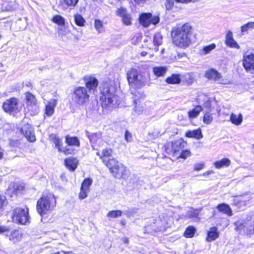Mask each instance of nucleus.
Here are the masks:
<instances>
[{
  "instance_id": "f257e3e1",
  "label": "nucleus",
  "mask_w": 254,
  "mask_h": 254,
  "mask_svg": "<svg viewBox=\"0 0 254 254\" xmlns=\"http://www.w3.org/2000/svg\"><path fill=\"white\" fill-rule=\"evenodd\" d=\"M192 27L189 23L174 27L171 31L173 43L180 48H187L191 42Z\"/></svg>"
},
{
  "instance_id": "f03ea898",
  "label": "nucleus",
  "mask_w": 254,
  "mask_h": 254,
  "mask_svg": "<svg viewBox=\"0 0 254 254\" xmlns=\"http://www.w3.org/2000/svg\"><path fill=\"white\" fill-rule=\"evenodd\" d=\"M113 150L111 148H106L102 150L101 154L97 153L100 157L104 164L109 169L111 173L116 177H122L126 171V168L121 163L116 161L112 156Z\"/></svg>"
},
{
  "instance_id": "7ed1b4c3",
  "label": "nucleus",
  "mask_w": 254,
  "mask_h": 254,
  "mask_svg": "<svg viewBox=\"0 0 254 254\" xmlns=\"http://www.w3.org/2000/svg\"><path fill=\"white\" fill-rule=\"evenodd\" d=\"M100 101L103 108L110 110L119 105L115 88L108 82H104L100 86Z\"/></svg>"
},
{
  "instance_id": "20e7f679",
  "label": "nucleus",
  "mask_w": 254,
  "mask_h": 254,
  "mask_svg": "<svg viewBox=\"0 0 254 254\" xmlns=\"http://www.w3.org/2000/svg\"><path fill=\"white\" fill-rule=\"evenodd\" d=\"M56 199L51 193L43 195L37 202L36 209L41 217L50 213L56 205Z\"/></svg>"
},
{
  "instance_id": "39448f33",
  "label": "nucleus",
  "mask_w": 254,
  "mask_h": 254,
  "mask_svg": "<svg viewBox=\"0 0 254 254\" xmlns=\"http://www.w3.org/2000/svg\"><path fill=\"white\" fill-rule=\"evenodd\" d=\"M127 79L129 84L136 88H140L145 85L146 78L135 68H131L127 71Z\"/></svg>"
},
{
  "instance_id": "423d86ee",
  "label": "nucleus",
  "mask_w": 254,
  "mask_h": 254,
  "mask_svg": "<svg viewBox=\"0 0 254 254\" xmlns=\"http://www.w3.org/2000/svg\"><path fill=\"white\" fill-rule=\"evenodd\" d=\"M89 99V95L86 88L79 86L74 89L71 95V99L76 104L79 106L83 105L88 102Z\"/></svg>"
},
{
  "instance_id": "0eeeda50",
  "label": "nucleus",
  "mask_w": 254,
  "mask_h": 254,
  "mask_svg": "<svg viewBox=\"0 0 254 254\" xmlns=\"http://www.w3.org/2000/svg\"><path fill=\"white\" fill-rule=\"evenodd\" d=\"M28 209L16 208L13 212L12 219L13 221L21 224H25L29 221Z\"/></svg>"
},
{
  "instance_id": "6e6552de",
  "label": "nucleus",
  "mask_w": 254,
  "mask_h": 254,
  "mask_svg": "<svg viewBox=\"0 0 254 254\" xmlns=\"http://www.w3.org/2000/svg\"><path fill=\"white\" fill-rule=\"evenodd\" d=\"M243 65L245 70L251 73H254V54H245L243 56Z\"/></svg>"
},
{
  "instance_id": "1a4fd4ad",
  "label": "nucleus",
  "mask_w": 254,
  "mask_h": 254,
  "mask_svg": "<svg viewBox=\"0 0 254 254\" xmlns=\"http://www.w3.org/2000/svg\"><path fill=\"white\" fill-rule=\"evenodd\" d=\"M18 99L11 98L4 102L2 105L3 110L7 113H11L18 111Z\"/></svg>"
},
{
  "instance_id": "9d476101",
  "label": "nucleus",
  "mask_w": 254,
  "mask_h": 254,
  "mask_svg": "<svg viewBox=\"0 0 254 254\" xmlns=\"http://www.w3.org/2000/svg\"><path fill=\"white\" fill-rule=\"evenodd\" d=\"M205 76L209 79L214 80L218 83L225 84L226 81L222 79V77L216 70L211 68L205 72Z\"/></svg>"
},
{
  "instance_id": "9b49d317",
  "label": "nucleus",
  "mask_w": 254,
  "mask_h": 254,
  "mask_svg": "<svg viewBox=\"0 0 254 254\" xmlns=\"http://www.w3.org/2000/svg\"><path fill=\"white\" fill-rule=\"evenodd\" d=\"M117 15L122 17V20L126 25H130L131 24L132 18L130 14L127 12L126 8L120 7L116 10Z\"/></svg>"
},
{
  "instance_id": "f8f14e48",
  "label": "nucleus",
  "mask_w": 254,
  "mask_h": 254,
  "mask_svg": "<svg viewBox=\"0 0 254 254\" xmlns=\"http://www.w3.org/2000/svg\"><path fill=\"white\" fill-rule=\"evenodd\" d=\"M21 132L29 141L34 142L36 140V137L34 135L33 128L31 125L29 124L25 125L21 129Z\"/></svg>"
},
{
  "instance_id": "ddd939ff",
  "label": "nucleus",
  "mask_w": 254,
  "mask_h": 254,
  "mask_svg": "<svg viewBox=\"0 0 254 254\" xmlns=\"http://www.w3.org/2000/svg\"><path fill=\"white\" fill-rule=\"evenodd\" d=\"M236 226L237 230L240 231V233L243 231L247 235L253 234L254 233V227L252 225L244 224L242 222L238 221L236 223Z\"/></svg>"
},
{
  "instance_id": "4468645a",
  "label": "nucleus",
  "mask_w": 254,
  "mask_h": 254,
  "mask_svg": "<svg viewBox=\"0 0 254 254\" xmlns=\"http://www.w3.org/2000/svg\"><path fill=\"white\" fill-rule=\"evenodd\" d=\"M225 44L226 45L231 48H235L239 49L240 46L237 42L234 40L233 38V33L230 30H229L226 35Z\"/></svg>"
},
{
  "instance_id": "2eb2a0df",
  "label": "nucleus",
  "mask_w": 254,
  "mask_h": 254,
  "mask_svg": "<svg viewBox=\"0 0 254 254\" xmlns=\"http://www.w3.org/2000/svg\"><path fill=\"white\" fill-rule=\"evenodd\" d=\"M86 87L89 90H94L98 85V80L93 76H86L84 78Z\"/></svg>"
},
{
  "instance_id": "dca6fc26",
  "label": "nucleus",
  "mask_w": 254,
  "mask_h": 254,
  "mask_svg": "<svg viewBox=\"0 0 254 254\" xmlns=\"http://www.w3.org/2000/svg\"><path fill=\"white\" fill-rule=\"evenodd\" d=\"M173 144L175 156H178V155L180 154V152L186 147L187 144V142L182 139L175 140L173 142Z\"/></svg>"
},
{
  "instance_id": "f3484780",
  "label": "nucleus",
  "mask_w": 254,
  "mask_h": 254,
  "mask_svg": "<svg viewBox=\"0 0 254 254\" xmlns=\"http://www.w3.org/2000/svg\"><path fill=\"white\" fill-rule=\"evenodd\" d=\"M78 160L75 158H68L64 160L65 166L70 171H74L77 166Z\"/></svg>"
},
{
  "instance_id": "a211bd4d",
  "label": "nucleus",
  "mask_w": 254,
  "mask_h": 254,
  "mask_svg": "<svg viewBox=\"0 0 254 254\" xmlns=\"http://www.w3.org/2000/svg\"><path fill=\"white\" fill-rule=\"evenodd\" d=\"M150 13H144L141 14L139 18V22L144 27H148L151 24Z\"/></svg>"
},
{
  "instance_id": "6ab92c4d",
  "label": "nucleus",
  "mask_w": 254,
  "mask_h": 254,
  "mask_svg": "<svg viewBox=\"0 0 254 254\" xmlns=\"http://www.w3.org/2000/svg\"><path fill=\"white\" fill-rule=\"evenodd\" d=\"M57 104L55 99H51L46 106L45 114L47 116H51L54 112V108Z\"/></svg>"
},
{
  "instance_id": "aec40b11",
  "label": "nucleus",
  "mask_w": 254,
  "mask_h": 254,
  "mask_svg": "<svg viewBox=\"0 0 254 254\" xmlns=\"http://www.w3.org/2000/svg\"><path fill=\"white\" fill-rule=\"evenodd\" d=\"M219 237V233L217 228L215 227H212L207 232L206 240L208 242H211L215 240Z\"/></svg>"
},
{
  "instance_id": "412c9836",
  "label": "nucleus",
  "mask_w": 254,
  "mask_h": 254,
  "mask_svg": "<svg viewBox=\"0 0 254 254\" xmlns=\"http://www.w3.org/2000/svg\"><path fill=\"white\" fill-rule=\"evenodd\" d=\"M200 211V209L190 208L187 211L186 216L188 218L193 219L194 221H198L199 220L198 215Z\"/></svg>"
},
{
  "instance_id": "4be33fe9",
  "label": "nucleus",
  "mask_w": 254,
  "mask_h": 254,
  "mask_svg": "<svg viewBox=\"0 0 254 254\" xmlns=\"http://www.w3.org/2000/svg\"><path fill=\"white\" fill-rule=\"evenodd\" d=\"M186 136L188 137L195 138L197 139H200L203 137L201 130L200 128L187 131L186 133Z\"/></svg>"
},
{
  "instance_id": "5701e85b",
  "label": "nucleus",
  "mask_w": 254,
  "mask_h": 254,
  "mask_svg": "<svg viewBox=\"0 0 254 254\" xmlns=\"http://www.w3.org/2000/svg\"><path fill=\"white\" fill-rule=\"evenodd\" d=\"M165 81L168 84H179L181 81L180 75L178 74H172L170 76L166 78Z\"/></svg>"
},
{
  "instance_id": "b1692460",
  "label": "nucleus",
  "mask_w": 254,
  "mask_h": 254,
  "mask_svg": "<svg viewBox=\"0 0 254 254\" xmlns=\"http://www.w3.org/2000/svg\"><path fill=\"white\" fill-rule=\"evenodd\" d=\"M202 110V107L200 105L196 106L192 110L188 112V116L190 119H193L196 118L199 114L200 112Z\"/></svg>"
},
{
  "instance_id": "393cba45",
  "label": "nucleus",
  "mask_w": 254,
  "mask_h": 254,
  "mask_svg": "<svg viewBox=\"0 0 254 254\" xmlns=\"http://www.w3.org/2000/svg\"><path fill=\"white\" fill-rule=\"evenodd\" d=\"M217 209L221 212L227 214L229 216L232 215V211L231 208L228 204L223 203L219 204L217 206Z\"/></svg>"
},
{
  "instance_id": "a878e982",
  "label": "nucleus",
  "mask_w": 254,
  "mask_h": 254,
  "mask_svg": "<svg viewBox=\"0 0 254 254\" xmlns=\"http://www.w3.org/2000/svg\"><path fill=\"white\" fill-rule=\"evenodd\" d=\"M230 160L227 158H224L220 161L215 162L214 164L215 167L217 169H220L224 167H228L230 165Z\"/></svg>"
},
{
  "instance_id": "bb28decb",
  "label": "nucleus",
  "mask_w": 254,
  "mask_h": 254,
  "mask_svg": "<svg viewBox=\"0 0 254 254\" xmlns=\"http://www.w3.org/2000/svg\"><path fill=\"white\" fill-rule=\"evenodd\" d=\"M65 142L69 146H79L80 142L78 138L77 137H70L66 136L65 137Z\"/></svg>"
},
{
  "instance_id": "cd10ccee",
  "label": "nucleus",
  "mask_w": 254,
  "mask_h": 254,
  "mask_svg": "<svg viewBox=\"0 0 254 254\" xmlns=\"http://www.w3.org/2000/svg\"><path fill=\"white\" fill-rule=\"evenodd\" d=\"M164 147L165 152L166 154L169 156L172 155L173 156H175L173 142H169L166 143L164 145Z\"/></svg>"
},
{
  "instance_id": "c85d7f7f",
  "label": "nucleus",
  "mask_w": 254,
  "mask_h": 254,
  "mask_svg": "<svg viewBox=\"0 0 254 254\" xmlns=\"http://www.w3.org/2000/svg\"><path fill=\"white\" fill-rule=\"evenodd\" d=\"M230 121L236 125H240L243 121V116L241 114H240L237 116L236 114L232 113L230 116Z\"/></svg>"
},
{
  "instance_id": "c756f323",
  "label": "nucleus",
  "mask_w": 254,
  "mask_h": 254,
  "mask_svg": "<svg viewBox=\"0 0 254 254\" xmlns=\"http://www.w3.org/2000/svg\"><path fill=\"white\" fill-rule=\"evenodd\" d=\"M9 237V239L10 241L15 243L20 239L21 235L19 230H15L11 232Z\"/></svg>"
},
{
  "instance_id": "7c9ffc66",
  "label": "nucleus",
  "mask_w": 254,
  "mask_h": 254,
  "mask_svg": "<svg viewBox=\"0 0 254 254\" xmlns=\"http://www.w3.org/2000/svg\"><path fill=\"white\" fill-rule=\"evenodd\" d=\"M167 68L166 67L158 66L155 67L153 69V71L154 74L157 76H162L165 75Z\"/></svg>"
},
{
  "instance_id": "2f4dec72",
  "label": "nucleus",
  "mask_w": 254,
  "mask_h": 254,
  "mask_svg": "<svg viewBox=\"0 0 254 254\" xmlns=\"http://www.w3.org/2000/svg\"><path fill=\"white\" fill-rule=\"evenodd\" d=\"M86 136L89 138L91 143H95L97 142V140L101 137V135L99 133H91L88 131H86Z\"/></svg>"
},
{
  "instance_id": "473e14b6",
  "label": "nucleus",
  "mask_w": 254,
  "mask_h": 254,
  "mask_svg": "<svg viewBox=\"0 0 254 254\" xmlns=\"http://www.w3.org/2000/svg\"><path fill=\"white\" fill-rule=\"evenodd\" d=\"M74 20L75 23L78 26L82 27L84 26L85 20L84 18L79 14H76L74 15Z\"/></svg>"
},
{
  "instance_id": "72a5a7b5",
  "label": "nucleus",
  "mask_w": 254,
  "mask_h": 254,
  "mask_svg": "<svg viewBox=\"0 0 254 254\" xmlns=\"http://www.w3.org/2000/svg\"><path fill=\"white\" fill-rule=\"evenodd\" d=\"M254 29V22H249L241 27V31L242 35L248 32L249 30Z\"/></svg>"
},
{
  "instance_id": "f704fd0d",
  "label": "nucleus",
  "mask_w": 254,
  "mask_h": 254,
  "mask_svg": "<svg viewBox=\"0 0 254 254\" xmlns=\"http://www.w3.org/2000/svg\"><path fill=\"white\" fill-rule=\"evenodd\" d=\"M163 37L160 33H157L153 36V42L155 46H159L162 43Z\"/></svg>"
},
{
  "instance_id": "c9c22d12",
  "label": "nucleus",
  "mask_w": 254,
  "mask_h": 254,
  "mask_svg": "<svg viewBox=\"0 0 254 254\" xmlns=\"http://www.w3.org/2000/svg\"><path fill=\"white\" fill-rule=\"evenodd\" d=\"M26 99L27 103L29 105H35L36 104L35 97L30 92L26 93Z\"/></svg>"
},
{
  "instance_id": "e433bc0d",
  "label": "nucleus",
  "mask_w": 254,
  "mask_h": 254,
  "mask_svg": "<svg viewBox=\"0 0 254 254\" xmlns=\"http://www.w3.org/2000/svg\"><path fill=\"white\" fill-rule=\"evenodd\" d=\"M196 231L195 227L193 226H189L186 229L184 233V236L186 238H191L194 236Z\"/></svg>"
},
{
  "instance_id": "4c0bfd02",
  "label": "nucleus",
  "mask_w": 254,
  "mask_h": 254,
  "mask_svg": "<svg viewBox=\"0 0 254 254\" xmlns=\"http://www.w3.org/2000/svg\"><path fill=\"white\" fill-rule=\"evenodd\" d=\"M52 139L55 144L56 147L58 149L59 151H62V142L61 139L56 135H52Z\"/></svg>"
},
{
  "instance_id": "58836bf2",
  "label": "nucleus",
  "mask_w": 254,
  "mask_h": 254,
  "mask_svg": "<svg viewBox=\"0 0 254 254\" xmlns=\"http://www.w3.org/2000/svg\"><path fill=\"white\" fill-rule=\"evenodd\" d=\"M52 21L59 25H64L65 23L64 18L60 15L54 16L52 18Z\"/></svg>"
},
{
  "instance_id": "ea45409f",
  "label": "nucleus",
  "mask_w": 254,
  "mask_h": 254,
  "mask_svg": "<svg viewBox=\"0 0 254 254\" xmlns=\"http://www.w3.org/2000/svg\"><path fill=\"white\" fill-rule=\"evenodd\" d=\"M92 181L90 178L85 179L82 182L81 188H82V189L89 191V188L92 185Z\"/></svg>"
},
{
  "instance_id": "a19ab883",
  "label": "nucleus",
  "mask_w": 254,
  "mask_h": 254,
  "mask_svg": "<svg viewBox=\"0 0 254 254\" xmlns=\"http://www.w3.org/2000/svg\"><path fill=\"white\" fill-rule=\"evenodd\" d=\"M123 212L121 210H112L110 211L107 216L108 217L111 218H117L119 216H121Z\"/></svg>"
},
{
  "instance_id": "79ce46f5",
  "label": "nucleus",
  "mask_w": 254,
  "mask_h": 254,
  "mask_svg": "<svg viewBox=\"0 0 254 254\" xmlns=\"http://www.w3.org/2000/svg\"><path fill=\"white\" fill-rule=\"evenodd\" d=\"M94 26L98 33H101L103 31V25L102 21L96 19L94 22Z\"/></svg>"
},
{
  "instance_id": "37998d69",
  "label": "nucleus",
  "mask_w": 254,
  "mask_h": 254,
  "mask_svg": "<svg viewBox=\"0 0 254 254\" xmlns=\"http://www.w3.org/2000/svg\"><path fill=\"white\" fill-rule=\"evenodd\" d=\"M174 1L175 0H165L164 6L166 10L171 11L172 10L174 5Z\"/></svg>"
},
{
  "instance_id": "c03bdc74",
  "label": "nucleus",
  "mask_w": 254,
  "mask_h": 254,
  "mask_svg": "<svg viewBox=\"0 0 254 254\" xmlns=\"http://www.w3.org/2000/svg\"><path fill=\"white\" fill-rule=\"evenodd\" d=\"M213 120V118L212 115L209 113V112H207L204 115L203 117V122L205 124L209 125L210 124Z\"/></svg>"
},
{
  "instance_id": "a18cd8bd",
  "label": "nucleus",
  "mask_w": 254,
  "mask_h": 254,
  "mask_svg": "<svg viewBox=\"0 0 254 254\" xmlns=\"http://www.w3.org/2000/svg\"><path fill=\"white\" fill-rule=\"evenodd\" d=\"M216 47V45L215 44H211L210 45H207L204 47L202 49V54L204 55H206L208 54L211 51L214 49Z\"/></svg>"
},
{
  "instance_id": "49530a36",
  "label": "nucleus",
  "mask_w": 254,
  "mask_h": 254,
  "mask_svg": "<svg viewBox=\"0 0 254 254\" xmlns=\"http://www.w3.org/2000/svg\"><path fill=\"white\" fill-rule=\"evenodd\" d=\"M190 151L187 149H183L180 154L178 155L177 157H179L181 158L186 159L187 157L190 156Z\"/></svg>"
},
{
  "instance_id": "de8ad7c7",
  "label": "nucleus",
  "mask_w": 254,
  "mask_h": 254,
  "mask_svg": "<svg viewBox=\"0 0 254 254\" xmlns=\"http://www.w3.org/2000/svg\"><path fill=\"white\" fill-rule=\"evenodd\" d=\"M194 75L193 73H188L185 75V79L188 84H191L193 81Z\"/></svg>"
},
{
  "instance_id": "09e8293b",
  "label": "nucleus",
  "mask_w": 254,
  "mask_h": 254,
  "mask_svg": "<svg viewBox=\"0 0 254 254\" xmlns=\"http://www.w3.org/2000/svg\"><path fill=\"white\" fill-rule=\"evenodd\" d=\"M17 7V4L15 3L10 2L7 4L4 8V10L5 11H12Z\"/></svg>"
},
{
  "instance_id": "8fccbe9b",
  "label": "nucleus",
  "mask_w": 254,
  "mask_h": 254,
  "mask_svg": "<svg viewBox=\"0 0 254 254\" xmlns=\"http://www.w3.org/2000/svg\"><path fill=\"white\" fill-rule=\"evenodd\" d=\"M89 192L88 190L82 189V188H80V191L79 193V198L80 199H83L87 196V193Z\"/></svg>"
},
{
  "instance_id": "3c124183",
  "label": "nucleus",
  "mask_w": 254,
  "mask_h": 254,
  "mask_svg": "<svg viewBox=\"0 0 254 254\" xmlns=\"http://www.w3.org/2000/svg\"><path fill=\"white\" fill-rule=\"evenodd\" d=\"M64 1L67 6L74 7L77 4L78 0H64Z\"/></svg>"
},
{
  "instance_id": "603ef678",
  "label": "nucleus",
  "mask_w": 254,
  "mask_h": 254,
  "mask_svg": "<svg viewBox=\"0 0 254 254\" xmlns=\"http://www.w3.org/2000/svg\"><path fill=\"white\" fill-rule=\"evenodd\" d=\"M138 96L140 97L141 96V95L140 94V93L138 91H135V93L133 94V103L135 105V107H136V105L139 101V99L138 98Z\"/></svg>"
},
{
  "instance_id": "864d4df0",
  "label": "nucleus",
  "mask_w": 254,
  "mask_h": 254,
  "mask_svg": "<svg viewBox=\"0 0 254 254\" xmlns=\"http://www.w3.org/2000/svg\"><path fill=\"white\" fill-rule=\"evenodd\" d=\"M150 20L151 23L154 25H156L159 22L160 18L158 15L152 16V15L151 14Z\"/></svg>"
},
{
  "instance_id": "5fc2aeb1",
  "label": "nucleus",
  "mask_w": 254,
  "mask_h": 254,
  "mask_svg": "<svg viewBox=\"0 0 254 254\" xmlns=\"http://www.w3.org/2000/svg\"><path fill=\"white\" fill-rule=\"evenodd\" d=\"M61 152H64L66 155H68L72 154L73 152V150L69 146H66L64 148H62V151Z\"/></svg>"
},
{
  "instance_id": "6e6d98bb",
  "label": "nucleus",
  "mask_w": 254,
  "mask_h": 254,
  "mask_svg": "<svg viewBox=\"0 0 254 254\" xmlns=\"http://www.w3.org/2000/svg\"><path fill=\"white\" fill-rule=\"evenodd\" d=\"M235 202V205L238 206V208H242V206H245L246 205V201H241V200H238L237 201L236 199H235L234 200Z\"/></svg>"
},
{
  "instance_id": "4d7b16f0",
  "label": "nucleus",
  "mask_w": 254,
  "mask_h": 254,
  "mask_svg": "<svg viewBox=\"0 0 254 254\" xmlns=\"http://www.w3.org/2000/svg\"><path fill=\"white\" fill-rule=\"evenodd\" d=\"M204 166L203 164L197 163L194 165V170L195 171H199L201 170Z\"/></svg>"
},
{
  "instance_id": "13d9d810",
  "label": "nucleus",
  "mask_w": 254,
  "mask_h": 254,
  "mask_svg": "<svg viewBox=\"0 0 254 254\" xmlns=\"http://www.w3.org/2000/svg\"><path fill=\"white\" fill-rule=\"evenodd\" d=\"M132 138L131 134L127 130L125 132V138L127 141H130Z\"/></svg>"
},
{
  "instance_id": "bf43d9fd",
  "label": "nucleus",
  "mask_w": 254,
  "mask_h": 254,
  "mask_svg": "<svg viewBox=\"0 0 254 254\" xmlns=\"http://www.w3.org/2000/svg\"><path fill=\"white\" fill-rule=\"evenodd\" d=\"M205 108L207 109L208 110H210L211 108V101L209 100L205 101L203 105Z\"/></svg>"
},
{
  "instance_id": "052dcab7",
  "label": "nucleus",
  "mask_w": 254,
  "mask_h": 254,
  "mask_svg": "<svg viewBox=\"0 0 254 254\" xmlns=\"http://www.w3.org/2000/svg\"><path fill=\"white\" fill-rule=\"evenodd\" d=\"M8 228L3 226H0V234L7 232Z\"/></svg>"
},
{
  "instance_id": "680f3d73",
  "label": "nucleus",
  "mask_w": 254,
  "mask_h": 254,
  "mask_svg": "<svg viewBox=\"0 0 254 254\" xmlns=\"http://www.w3.org/2000/svg\"><path fill=\"white\" fill-rule=\"evenodd\" d=\"M192 0H175L177 2L187 3L191 1Z\"/></svg>"
},
{
  "instance_id": "e2e57ef3",
  "label": "nucleus",
  "mask_w": 254,
  "mask_h": 254,
  "mask_svg": "<svg viewBox=\"0 0 254 254\" xmlns=\"http://www.w3.org/2000/svg\"><path fill=\"white\" fill-rule=\"evenodd\" d=\"M147 54V53L146 52H145V51H143V52H142L140 53V55H141L142 57L145 56Z\"/></svg>"
},
{
  "instance_id": "0e129e2a",
  "label": "nucleus",
  "mask_w": 254,
  "mask_h": 254,
  "mask_svg": "<svg viewBox=\"0 0 254 254\" xmlns=\"http://www.w3.org/2000/svg\"><path fill=\"white\" fill-rule=\"evenodd\" d=\"M73 254L72 252H65L64 251H62L61 252V254Z\"/></svg>"
},
{
  "instance_id": "69168bd1",
  "label": "nucleus",
  "mask_w": 254,
  "mask_h": 254,
  "mask_svg": "<svg viewBox=\"0 0 254 254\" xmlns=\"http://www.w3.org/2000/svg\"><path fill=\"white\" fill-rule=\"evenodd\" d=\"M211 173H213V172L212 171H208L206 173H204L203 174V176H205L206 175H209V174H211Z\"/></svg>"
},
{
  "instance_id": "338daca9",
  "label": "nucleus",
  "mask_w": 254,
  "mask_h": 254,
  "mask_svg": "<svg viewBox=\"0 0 254 254\" xmlns=\"http://www.w3.org/2000/svg\"><path fill=\"white\" fill-rule=\"evenodd\" d=\"M25 85L27 87H28L32 86L31 83L30 82L26 83Z\"/></svg>"
},
{
  "instance_id": "774afa93",
  "label": "nucleus",
  "mask_w": 254,
  "mask_h": 254,
  "mask_svg": "<svg viewBox=\"0 0 254 254\" xmlns=\"http://www.w3.org/2000/svg\"><path fill=\"white\" fill-rule=\"evenodd\" d=\"M124 242L125 243V244H128V240L127 239H125L124 240Z\"/></svg>"
}]
</instances>
